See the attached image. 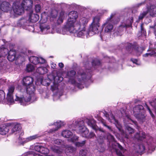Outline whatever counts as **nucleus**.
I'll return each mask as SVG.
<instances>
[{"label": "nucleus", "instance_id": "f257e3e1", "mask_svg": "<svg viewBox=\"0 0 156 156\" xmlns=\"http://www.w3.org/2000/svg\"><path fill=\"white\" fill-rule=\"evenodd\" d=\"M27 93L25 96L16 95L15 101H19L21 105L25 106L37 100V98L34 92L35 90L34 85L25 87Z\"/></svg>", "mask_w": 156, "mask_h": 156}, {"label": "nucleus", "instance_id": "f03ea898", "mask_svg": "<svg viewBox=\"0 0 156 156\" xmlns=\"http://www.w3.org/2000/svg\"><path fill=\"white\" fill-rule=\"evenodd\" d=\"M76 72L73 70L68 71L67 73V76L69 78V81L72 84H76L77 81L81 83L86 79L90 78V73L86 74L85 72L82 70H80L78 72L76 76Z\"/></svg>", "mask_w": 156, "mask_h": 156}, {"label": "nucleus", "instance_id": "7ed1b4c3", "mask_svg": "<svg viewBox=\"0 0 156 156\" xmlns=\"http://www.w3.org/2000/svg\"><path fill=\"white\" fill-rule=\"evenodd\" d=\"M75 123V125H73V126L75 129H72L76 131L77 133L80 134L82 136L91 138L95 136V134L92 132H90L89 135L88 134L89 131L84 126V122L83 120L76 121Z\"/></svg>", "mask_w": 156, "mask_h": 156}, {"label": "nucleus", "instance_id": "20e7f679", "mask_svg": "<svg viewBox=\"0 0 156 156\" xmlns=\"http://www.w3.org/2000/svg\"><path fill=\"white\" fill-rule=\"evenodd\" d=\"M116 12L112 13L110 16L107 19L105 22L102 25V27L105 28V32H111L113 28V24H116L119 21V19L116 17Z\"/></svg>", "mask_w": 156, "mask_h": 156}, {"label": "nucleus", "instance_id": "39448f33", "mask_svg": "<svg viewBox=\"0 0 156 156\" xmlns=\"http://www.w3.org/2000/svg\"><path fill=\"white\" fill-rule=\"evenodd\" d=\"M78 13L75 11L70 12L68 14V20L66 23V27L68 30H73V26H75L76 23L77 21V19L78 17Z\"/></svg>", "mask_w": 156, "mask_h": 156}, {"label": "nucleus", "instance_id": "423d86ee", "mask_svg": "<svg viewBox=\"0 0 156 156\" xmlns=\"http://www.w3.org/2000/svg\"><path fill=\"white\" fill-rule=\"evenodd\" d=\"M107 138L109 140L110 142H112V147L114 149L117 154L119 156H123L122 153L125 152V150L119 143L115 141L114 137L109 134L107 136Z\"/></svg>", "mask_w": 156, "mask_h": 156}, {"label": "nucleus", "instance_id": "0eeeda50", "mask_svg": "<svg viewBox=\"0 0 156 156\" xmlns=\"http://www.w3.org/2000/svg\"><path fill=\"white\" fill-rule=\"evenodd\" d=\"M100 18V17L98 16L94 18L93 21L88 29V32L90 36H92L98 32V28L100 26L99 22Z\"/></svg>", "mask_w": 156, "mask_h": 156}, {"label": "nucleus", "instance_id": "6e6552de", "mask_svg": "<svg viewBox=\"0 0 156 156\" xmlns=\"http://www.w3.org/2000/svg\"><path fill=\"white\" fill-rule=\"evenodd\" d=\"M84 122L95 130L96 133L97 134L98 136L100 137V139L101 137L102 139H103V138L104 137H102L101 135H103L105 133V131L102 129L98 127L96 125L94 119H89L87 118L84 120Z\"/></svg>", "mask_w": 156, "mask_h": 156}, {"label": "nucleus", "instance_id": "1a4fd4ad", "mask_svg": "<svg viewBox=\"0 0 156 156\" xmlns=\"http://www.w3.org/2000/svg\"><path fill=\"white\" fill-rule=\"evenodd\" d=\"M104 114V115L109 122L113 123L115 125L119 131L126 138H128L127 135L126 134H125L124 131L122 130L121 126L120 123L115 119L113 115L111 113L108 114L106 112H105Z\"/></svg>", "mask_w": 156, "mask_h": 156}, {"label": "nucleus", "instance_id": "9d476101", "mask_svg": "<svg viewBox=\"0 0 156 156\" xmlns=\"http://www.w3.org/2000/svg\"><path fill=\"white\" fill-rule=\"evenodd\" d=\"M146 9V11H144L141 13L137 22H138L140 20H142L148 13H149L150 15L152 17H154L156 16V8L154 6L151 5L150 6H148V5H147Z\"/></svg>", "mask_w": 156, "mask_h": 156}, {"label": "nucleus", "instance_id": "9b49d317", "mask_svg": "<svg viewBox=\"0 0 156 156\" xmlns=\"http://www.w3.org/2000/svg\"><path fill=\"white\" fill-rule=\"evenodd\" d=\"M135 116L138 120L143 121L145 116L143 107L140 105L135 106L133 108Z\"/></svg>", "mask_w": 156, "mask_h": 156}, {"label": "nucleus", "instance_id": "f8f14e48", "mask_svg": "<svg viewBox=\"0 0 156 156\" xmlns=\"http://www.w3.org/2000/svg\"><path fill=\"white\" fill-rule=\"evenodd\" d=\"M77 26H73V30H70V33H73L74 34L75 36H77L79 37H83L85 35H86L87 37L88 35H89L88 31L86 30V28H83L80 27L79 29H77Z\"/></svg>", "mask_w": 156, "mask_h": 156}, {"label": "nucleus", "instance_id": "ddd939ff", "mask_svg": "<svg viewBox=\"0 0 156 156\" xmlns=\"http://www.w3.org/2000/svg\"><path fill=\"white\" fill-rule=\"evenodd\" d=\"M63 77L61 76H55L54 78V83L53 85L51 86V90L54 92L56 90H58L57 92V94H58L60 96H61L62 94H60L61 93L62 94L63 92V90H61V93L58 92V83L61 82L63 80Z\"/></svg>", "mask_w": 156, "mask_h": 156}, {"label": "nucleus", "instance_id": "4468645a", "mask_svg": "<svg viewBox=\"0 0 156 156\" xmlns=\"http://www.w3.org/2000/svg\"><path fill=\"white\" fill-rule=\"evenodd\" d=\"M15 89V86L13 85H11L9 87L6 98V100L8 104H12L14 102L13 94Z\"/></svg>", "mask_w": 156, "mask_h": 156}, {"label": "nucleus", "instance_id": "2eb2a0df", "mask_svg": "<svg viewBox=\"0 0 156 156\" xmlns=\"http://www.w3.org/2000/svg\"><path fill=\"white\" fill-rule=\"evenodd\" d=\"M13 9L14 12L16 14L21 15L24 12V9L21 6L20 2L16 1L13 4Z\"/></svg>", "mask_w": 156, "mask_h": 156}, {"label": "nucleus", "instance_id": "dca6fc26", "mask_svg": "<svg viewBox=\"0 0 156 156\" xmlns=\"http://www.w3.org/2000/svg\"><path fill=\"white\" fill-rule=\"evenodd\" d=\"M89 20V18L83 17L81 18L78 21H77L74 25L77 26V29L80 27L85 28Z\"/></svg>", "mask_w": 156, "mask_h": 156}, {"label": "nucleus", "instance_id": "f3484780", "mask_svg": "<svg viewBox=\"0 0 156 156\" xmlns=\"http://www.w3.org/2000/svg\"><path fill=\"white\" fill-rule=\"evenodd\" d=\"M30 61L35 65L38 64H43L45 62V60L42 58H38L37 56H32L29 58Z\"/></svg>", "mask_w": 156, "mask_h": 156}, {"label": "nucleus", "instance_id": "a211bd4d", "mask_svg": "<svg viewBox=\"0 0 156 156\" xmlns=\"http://www.w3.org/2000/svg\"><path fill=\"white\" fill-rule=\"evenodd\" d=\"M32 77L29 76H26L23 80V84L24 87L34 85Z\"/></svg>", "mask_w": 156, "mask_h": 156}, {"label": "nucleus", "instance_id": "6ab92c4d", "mask_svg": "<svg viewBox=\"0 0 156 156\" xmlns=\"http://www.w3.org/2000/svg\"><path fill=\"white\" fill-rule=\"evenodd\" d=\"M0 8L2 10L7 12L11 9V6L7 2H3L0 3Z\"/></svg>", "mask_w": 156, "mask_h": 156}, {"label": "nucleus", "instance_id": "aec40b11", "mask_svg": "<svg viewBox=\"0 0 156 156\" xmlns=\"http://www.w3.org/2000/svg\"><path fill=\"white\" fill-rule=\"evenodd\" d=\"M40 28L42 34H45L50 32V27L48 25L43 24L40 25Z\"/></svg>", "mask_w": 156, "mask_h": 156}, {"label": "nucleus", "instance_id": "412c9836", "mask_svg": "<svg viewBox=\"0 0 156 156\" xmlns=\"http://www.w3.org/2000/svg\"><path fill=\"white\" fill-rule=\"evenodd\" d=\"M21 125L18 123L14 124L12 126L11 129V133L15 134L19 132V131L21 130Z\"/></svg>", "mask_w": 156, "mask_h": 156}, {"label": "nucleus", "instance_id": "4be33fe9", "mask_svg": "<svg viewBox=\"0 0 156 156\" xmlns=\"http://www.w3.org/2000/svg\"><path fill=\"white\" fill-rule=\"evenodd\" d=\"M9 127L5 125L0 126V134L4 135L7 133L9 131Z\"/></svg>", "mask_w": 156, "mask_h": 156}, {"label": "nucleus", "instance_id": "5701e85b", "mask_svg": "<svg viewBox=\"0 0 156 156\" xmlns=\"http://www.w3.org/2000/svg\"><path fill=\"white\" fill-rule=\"evenodd\" d=\"M67 14L64 11H61L59 15V16L57 20V23L60 24L62 23L65 17L67 16Z\"/></svg>", "mask_w": 156, "mask_h": 156}, {"label": "nucleus", "instance_id": "b1692460", "mask_svg": "<svg viewBox=\"0 0 156 156\" xmlns=\"http://www.w3.org/2000/svg\"><path fill=\"white\" fill-rule=\"evenodd\" d=\"M16 51L14 50H10L8 52V59L11 62L13 61L15 58Z\"/></svg>", "mask_w": 156, "mask_h": 156}, {"label": "nucleus", "instance_id": "393cba45", "mask_svg": "<svg viewBox=\"0 0 156 156\" xmlns=\"http://www.w3.org/2000/svg\"><path fill=\"white\" fill-rule=\"evenodd\" d=\"M39 19V16L37 14L31 13L29 16V20L32 23H35Z\"/></svg>", "mask_w": 156, "mask_h": 156}, {"label": "nucleus", "instance_id": "a878e982", "mask_svg": "<svg viewBox=\"0 0 156 156\" xmlns=\"http://www.w3.org/2000/svg\"><path fill=\"white\" fill-rule=\"evenodd\" d=\"M53 125L56 126V128L55 129H50V132L51 133L57 130L59 128L63 125L64 124L63 122L60 121H58L56 122H55Z\"/></svg>", "mask_w": 156, "mask_h": 156}, {"label": "nucleus", "instance_id": "bb28decb", "mask_svg": "<svg viewBox=\"0 0 156 156\" xmlns=\"http://www.w3.org/2000/svg\"><path fill=\"white\" fill-rule=\"evenodd\" d=\"M41 135H40L38 134L34 135L26 138L25 140L23 141V142L24 143L27 142L41 137Z\"/></svg>", "mask_w": 156, "mask_h": 156}, {"label": "nucleus", "instance_id": "cd10ccee", "mask_svg": "<svg viewBox=\"0 0 156 156\" xmlns=\"http://www.w3.org/2000/svg\"><path fill=\"white\" fill-rule=\"evenodd\" d=\"M156 55V52L155 50L153 49L149 48L147 51V52L143 55L145 57L154 56Z\"/></svg>", "mask_w": 156, "mask_h": 156}, {"label": "nucleus", "instance_id": "c85d7f7f", "mask_svg": "<svg viewBox=\"0 0 156 156\" xmlns=\"http://www.w3.org/2000/svg\"><path fill=\"white\" fill-rule=\"evenodd\" d=\"M5 94L4 92L2 90H0V103L2 102L3 104L8 103L6 98L5 99Z\"/></svg>", "mask_w": 156, "mask_h": 156}, {"label": "nucleus", "instance_id": "c756f323", "mask_svg": "<svg viewBox=\"0 0 156 156\" xmlns=\"http://www.w3.org/2000/svg\"><path fill=\"white\" fill-rule=\"evenodd\" d=\"M134 137L138 140H142L143 138L146 137L145 133L142 131L139 132V133H136Z\"/></svg>", "mask_w": 156, "mask_h": 156}, {"label": "nucleus", "instance_id": "7c9ffc66", "mask_svg": "<svg viewBox=\"0 0 156 156\" xmlns=\"http://www.w3.org/2000/svg\"><path fill=\"white\" fill-rule=\"evenodd\" d=\"M47 69L45 67H39L36 70V72L40 74H43L47 73Z\"/></svg>", "mask_w": 156, "mask_h": 156}, {"label": "nucleus", "instance_id": "2f4dec72", "mask_svg": "<svg viewBox=\"0 0 156 156\" xmlns=\"http://www.w3.org/2000/svg\"><path fill=\"white\" fill-rule=\"evenodd\" d=\"M74 150V149L71 146L66 148L65 150L66 154L69 156H71L72 155H73Z\"/></svg>", "mask_w": 156, "mask_h": 156}, {"label": "nucleus", "instance_id": "473e14b6", "mask_svg": "<svg viewBox=\"0 0 156 156\" xmlns=\"http://www.w3.org/2000/svg\"><path fill=\"white\" fill-rule=\"evenodd\" d=\"M73 133L70 131L66 130H64L62 132V135L64 137L69 138L70 136L72 135Z\"/></svg>", "mask_w": 156, "mask_h": 156}, {"label": "nucleus", "instance_id": "72a5a7b5", "mask_svg": "<svg viewBox=\"0 0 156 156\" xmlns=\"http://www.w3.org/2000/svg\"><path fill=\"white\" fill-rule=\"evenodd\" d=\"M78 137L74 135L71 138L69 139L68 140L75 144L76 142V141L78 140Z\"/></svg>", "mask_w": 156, "mask_h": 156}, {"label": "nucleus", "instance_id": "f704fd0d", "mask_svg": "<svg viewBox=\"0 0 156 156\" xmlns=\"http://www.w3.org/2000/svg\"><path fill=\"white\" fill-rule=\"evenodd\" d=\"M66 24L65 25L64 27L60 30V31L59 32L60 33L62 34H67L68 31L70 32V31L68 30V28H66Z\"/></svg>", "mask_w": 156, "mask_h": 156}, {"label": "nucleus", "instance_id": "c9c22d12", "mask_svg": "<svg viewBox=\"0 0 156 156\" xmlns=\"http://www.w3.org/2000/svg\"><path fill=\"white\" fill-rule=\"evenodd\" d=\"M101 63L100 61L98 59H96L93 60L92 62V66H94L95 68V66H99L100 65Z\"/></svg>", "mask_w": 156, "mask_h": 156}, {"label": "nucleus", "instance_id": "e433bc0d", "mask_svg": "<svg viewBox=\"0 0 156 156\" xmlns=\"http://www.w3.org/2000/svg\"><path fill=\"white\" fill-rule=\"evenodd\" d=\"M26 69L28 72L32 71L34 69V67L32 65L29 64L27 65Z\"/></svg>", "mask_w": 156, "mask_h": 156}, {"label": "nucleus", "instance_id": "4c0bfd02", "mask_svg": "<svg viewBox=\"0 0 156 156\" xmlns=\"http://www.w3.org/2000/svg\"><path fill=\"white\" fill-rule=\"evenodd\" d=\"M41 150V151H42V152H40V153L43 154H47L49 152L48 149L43 146H42Z\"/></svg>", "mask_w": 156, "mask_h": 156}, {"label": "nucleus", "instance_id": "58836bf2", "mask_svg": "<svg viewBox=\"0 0 156 156\" xmlns=\"http://www.w3.org/2000/svg\"><path fill=\"white\" fill-rule=\"evenodd\" d=\"M85 144V141L83 140L81 142H76L75 143V145L77 147H82Z\"/></svg>", "mask_w": 156, "mask_h": 156}, {"label": "nucleus", "instance_id": "ea45409f", "mask_svg": "<svg viewBox=\"0 0 156 156\" xmlns=\"http://www.w3.org/2000/svg\"><path fill=\"white\" fill-rule=\"evenodd\" d=\"M139 149L137 151L138 153L142 152L145 150V147L143 144H140L138 146Z\"/></svg>", "mask_w": 156, "mask_h": 156}, {"label": "nucleus", "instance_id": "a19ab883", "mask_svg": "<svg viewBox=\"0 0 156 156\" xmlns=\"http://www.w3.org/2000/svg\"><path fill=\"white\" fill-rule=\"evenodd\" d=\"M101 122L104 126L107 127L110 131H112L111 128L110 126L107 125L106 123L103 119H101Z\"/></svg>", "mask_w": 156, "mask_h": 156}, {"label": "nucleus", "instance_id": "79ce46f5", "mask_svg": "<svg viewBox=\"0 0 156 156\" xmlns=\"http://www.w3.org/2000/svg\"><path fill=\"white\" fill-rule=\"evenodd\" d=\"M58 12L56 11H53L51 14V18H55L57 15Z\"/></svg>", "mask_w": 156, "mask_h": 156}, {"label": "nucleus", "instance_id": "37998d69", "mask_svg": "<svg viewBox=\"0 0 156 156\" xmlns=\"http://www.w3.org/2000/svg\"><path fill=\"white\" fill-rule=\"evenodd\" d=\"M126 130L130 134L134 133V130L131 127L129 126H126Z\"/></svg>", "mask_w": 156, "mask_h": 156}, {"label": "nucleus", "instance_id": "c03bdc74", "mask_svg": "<svg viewBox=\"0 0 156 156\" xmlns=\"http://www.w3.org/2000/svg\"><path fill=\"white\" fill-rule=\"evenodd\" d=\"M42 146L39 145L36 146L34 147V149L36 151L40 153V152H42V151H41Z\"/></svg>", "mask_w": 156, "mask_h": 156}, {"label": "nucleus", "instance_id": "a18cd8bd", "mask_svg": "<svg viewBox=\"0 0 156 156\" xmlns=\"http://www.w3.org/2000/svg\"><path fill=\"white\" fill-rule=\"evenodd\" d=\"M87 153V151L86 150H83L80 151V156H86Z\"/></svg>", "mask_w": 156, "mask_h": 156}, {"label": "nucleus", "instance_id": "49530a36", "mask_svg": "<svg viewBox=\"0 0 156 156\" xmlns=\"http://www.w3.org/2000/svg\"><path fill=\"white\" fill-rule=\"evenodd\" d=\"M41 9V6L39 4H37L35 5V9L36 11L37 12H40Z\"/></svg>", "mask_w": 156, "mask_h": 156}, {"label": "nucleus", "instance_id": "de8ad7c7", "mask_svg": "<svg viewBox=\"0 0 156 156\" xmlns=\"http://www.w3.org/2000/svg\"><path fill=\"white\" fill-rule=\"evenodd\" d=\"M143 24H142L140 26L141 32L142 35H145L146 34V32L145 30H144L143 28Z\"/></svg>", "mask_w": 156, "mask_h": 156}, {"label": "nucleus", "instance_id": "09e8293b", "mask_svg": "<svg viewBox=\"0 0 156 156\" xmlns=\"http://www.w3.org/2000/svg\"><path fill=\"white\" fill-rule=\"evenodd\" d=\"M155 148V146H154V144L152 145H150L148 147L149 151L150 152V151H154V150Z\"/></svg>", "mask_w": 156, "mask_h": 156}, {"label": "nucleus", "instance_id": "8fccbe9b", "mask_svg": "<svg viewBox=\"0 0 156 156\" xmlns=\"http://www.w3.org/2000/svg\"><path fill=\"white\" fill-rule=\"evenodd\" d=\"M61 140L59 139H56L54 140V143L56 144H59L61 143Z\"/></svg>", "mask_w": 156, "mask_h": 156}, {"label": "nucleus", "instance_id": "3c124183", "mask_svg": "<svg viewBox=\"0 0 156 156\" xmlns=\"http://www.w3.org/2000/svg\"><path fill=\"white\" fill-rule=\"evenodd\" d=\"M150 27L154 29V33L155 35V37L156 38V23H155L154 26H150Z\"/></svg>", "mask_w": 156, "mask_h": 156}, {"label": "nucleus", "instance_id": "603ef678", "mask_svg": "<svg viewBox=\"0 0 156 156\" xmlns=\"http://www.w3.org/2000/svg\"><path fill=\"white\" fill-rule=\"evenodd\" d=\"M131 60L133 63H135L137 65H140V63L136 59H131Z\"/></svg>", "mask_w": 156, "mask_h": 156}, {"label": "nucleus", "instance_id": "864d4df0", "mask_svg": "<svg viewBox=\"0 0 156 156\" xmlns=\"http://www.w3.org/2000/svg\"><path fill=\"white\" fill-rule=\"evenodd\" d=\"M146 105V107L147 108V109L148 110L149 112V113H150V114H151V116L152 117H154V115L153 114V113H152L151 110H150V109L149 107H148V106L147 105Z\"/></svg>", "mask_w": 156, "mask_h": 156}, {"label": "nucleus", "instance_id": "5fc2aeb1", "mask_svg": "<svg viewBox=\"0 0 156 156\" xmlns=\"http://www.w3.org/2000/svg\"><path fill=\"white\" fill-rule=\"evenodd\" d=\"M130 19H131V21L130 22V24H129V25H125V26H124V27H126L127 26H130V25H131L132 23L133 22V17H131L130 18Z\"/></svg>", "mask_w": 156, "mask_h": 156}, {"label": "nucleus", "instance_id": "6e6d98bb", "mask_svg": "<svg viewBox=\"0 0 156 156\" xmlns=\"http://www.w3.org/2000/svg\"><path fill=\"white\" fill-rule=\"evenodd\" d=\"M59 66L61 68H63L64 66V65L62 63L60 62L58 64Z\"/></svg>", "mask_w": 156, "mask_h": 156}, {"label": "nucleus", "instance_id": "4d7b16f0", "mask_svg": "<svg viewBox=\"0 0 156 156\" xmlns=\"http://www.w3.org/2000/svg\"><path fill=\"white\" fill-rule=\"evenodd\" d=\"M56 65L55 64L53 63L51 64V68H52L53 69H54L56 67Z\"/></svg>", "mask_w": 156, "mask_h": 156}, {"label": "nucleus", "instance_id": "13d9d810", "mask_svg": "<svg viewBox=\"0 0 156 156\" xmlns=\"http://www.w3.org/2000/svg\"><path fill=\"white\" fill-rule=\"evenodd\" d=\"M105 150V148L104 147H103L101 150H100V151L101 152H102L104 151Z\"/></svg>", "mask_w": 156, "mask_h": 156}, {"label": "nucleus", "instance_id": "bf43d9fd", "mask_svg": "<svg viewBox=\"0 0 156 156\" xmlns=\"http://www.w3.org/2000/svg\"><path fill=\"white\" fill-rule=\"evenodd\" d=\"M129 46L130 47V49H131L133 47V46H132V45L131 44H129Z\"/></svg>", "mask_w": 156, "mask_h": 156}, {"label": "nucleus", "instance_id": "052dcab7", "mask_svg": "<svg viewBox=\"0 0 156 156\" xmlns=\"http://www.w3.org/2000/svg\"><path fill=\"white\" fill-rule=\"evenodd\" d=\"M35 156H42V155L39 154H36L34 155Z\"/></svg>", "mask_w": 156, "mask_h": 156}, {"label": "nucleus", "instance_id": "680f3d73", "mask_svg": "<svg viewBox=\"0 0 156 156\" xmlns=\"http://www.w3.org/2000/svg\"><path fill=\"white\" fill-rule=\"evenodd\" d=\"M72 127H73L72 126H71V127H70V128H72Z\"/></svg>", "mask_w": 156, "mask_h": 156}, {"label": "nucleus", "instance_id": "e2e57ef3", "mask_svg": "<svg viewBox=\"0 0 156 156\" xmlns=\"http://www.w3.org/2000/svg\"><path fill=\"white\" fill-rule=\"evenodd\" d=\"M5 49V50H6L5 49H3V50Z\"/></svg>", "mask_w": 156, "mask_h": 156}, {"label": "nucleus", "instance_id": "0e129e2a", "mask_svg": "<svg viewBox=\"0 0 156 156\" xmlns=\"http://www.w3.org/2000/svg\"><path fill=\"white\" fill-rule=\"evenodd\" d=\"M57 153H58V151H56Z\"/></svg>", "mask_w": 156, "mask_h": 156}]
</instances>
